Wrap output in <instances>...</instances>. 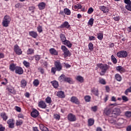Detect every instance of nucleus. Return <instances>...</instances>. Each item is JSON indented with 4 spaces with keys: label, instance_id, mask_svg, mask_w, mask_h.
I'll use <instances>...</instances> for the list:
<instances>
[{
    "label": "nucleus",
    "instance_id": "obj_1",
    "mask_svg": "<svg viewBox=\"0 0 131 131\" xmlns=\"http://www.w3.org/2000/svg\"><path fill=\"white\" fill-rule=\"evenodd\" d=\"M97 67L99 69H100L102 73H106L107 72V70H108L110 68V66L107 64H103V63H98L97 64Z\"/></svg>",
    "mask_w": 131,
    "mask_h": 131
},
{
    "label": "nucleus",
    "instance_id": "obj_2",
    "mask_svg": "<svg viewBox=\"0 0 131 131\" xmlns=\"http://www.w3.org/2000/svg\"><path fill=\"white\" fill-rule=\"evenodd\" d=\"M11 17L9 15H5L3 18L2 25L4 27H8L9 26V24L11 22Z\"/></svg>",
    "mask_w": 131,
    "mask_h": 131
},
{
    "label": "nucleus",
    "instance_id": "obj_3",
    "mask_svg": "<svg viewBox=\"0 0 131 131\" xmlns=\"http://www.w3.org/2000/svg\"><path fill=\"white\" fill-rule=\"evenodd\" d=\"M61 50H62L63 52V55L64 58H67V57H70L71 56V52L69 51L68 49L65 46H61Z\"/></svg>",
    "mask_w": 131,
    "mask_h": 131
},
{
    "label": "nucleus",
    "instance_id": "obj_4",
    "mask_svg": "<svg viewBox=\"0 0 131 131\" xmlns=\"http://www.w3.org/2000/svg\"><path fill=\"white\" fill-rule=\"evenodd\" d=\"M117 56L118 58H126L127 57V52L124 50L119 51L117 53Z\"/></svg>",
    "mask_w": 131,
    "mask_h": 131
},
{
    "label": "nucleus",
    "instance_id": "obj_5",
    "mask_svg": "<svg viewBox=\"0 0 131 131\" xmlns=\"http://www.w3.org/2000/svg\"><path fill=\"white\" fill-rule=\"evenodd\" d=\"M6 91L10 94H12V95H15L16 94V90L11 85H9L7 86Z\"/></svg>",
    "mask_w": 131,
    "mask_h": 131
},
{
    "label": "nucleus",
    "instance_id": "obj_6",
    "mask_svg": "<svg viewBox=\"0 0 131 131\" xmlns=\"http://www.w3.org/2000/svg\"><path fill=\"white\" fill-rule=\"evenodd\" d=\"M7 123L9 128H14L15 127V120L14 119H9L7 120Z\"/></svg>",
    "mask_w": 131,
    "mask_h": 131
},
{
    "label": "nucleus",
    "instance_id": "obj_7",
    "mask_svg": "<svg viewBox=\"0 0 131 131\" xmlns=\"http://www.w3.org/2000/svg\"><path fill=\"white\" fill-rule=\"evenodd\" d=\"M104 113L105 114V115H107L108 116H111V117H113V111H112V108L106 107L104 110Z\"/></svg>",
    "mask_w": 131,
    "mask_h": 131
},
{
    "label": "nucleus",
    "instance_id": "obj_8",
    "mask_svg": "<svg viewBox=\"0 0 131 131\" xmlns=\"http://www.w3.org/2000/svg\"><path fill=\"white\" fill-rule=\"evenodd\" d=\"M54 66L58 71H61L62 70V64L60 62V60H56L54 62Z\"/></svg>",
    "mask_w": 131,
    "mask_h": 131
},
{
    "label": "nucleus",
    "instance_id": "obj_9",
    "mask_svg": "<svg viewBox=\"0 0 131 131\" xmlns=\"http://www.w3.org/2000/svg\"><path fill=\"white\" fill-rule=\"evenodd\" d=\"M14 51L17 55H22V50H21V49H20V47H19V46H18V45H14Z\"/></svg>",
    "mask_w": 131,
    "mask_h": 131
},
{
    "label": "nucleus",
    "instance_id": "obj_10",
    "mask_svg": "<svg viewBox=\"0 0 131 131\" xmlns=\"http://www.w3.org/2000/svg\"><path fill=\"white\" fill-rule=\"evenodd\" d=\"M68 119L69 121H71V122H73V121H76V117L75 115L72 113H70L68 115Z\"/></svg>",
    "mask_w": 131,
    "mask_h": 131
},
{
    "label": "nucleus",
    "instance_id": "obj_11",
    "mask_svg": "<svg viewBox=\"0 0 131 131\" xmlns=\"http://www.w3.org/2000/svg\"><path fill=\"white\" fill-rule=\"evenodd\" d=\"M70 101L72 103H74V104H76V105H79L80 104L79 99L76 96H72L71 98Z\"/></svg>",
    "mask_w": 131,
    "mask_h": 131
},
{
    "label": "nucleus",
    "instance_id": "obj_12",
    "mask_svg": "<svg viewBox=\"0 0 131 131\" xmlns=\"http://www.w3.org/2000/svg\"><path fill=\"white\" fill-rule=\"evenodd\" d=\"M121 114V110L118 107L115 108L113 111V115L116 116H119Z\"/></svg>",
    "mask_w": 131,
    "mask_h": 131
},
{
    "label": "nucleus",
    "instance_id": "obj_13",
    "mask_svg": "<svg viewBox=\"0 0 131 131\" xmlns=\"http://www.w3.org/2000/svg\"><path fill=\"white\" fill-rule=\"evenodd\" d=\"M15 72L16 74L21 75V74H23L24 70H23V69L21 67L17 66Z\"/></svg>",
    "mask_w": 131,
    "mask_h": 131
},
{
    "label": "nucleus",
    "instance_id": "obj_14",
    "mask_svg": "<svg viewBox=\"0 0 131 131\" xmlns=\"http://www.w3.org/2000/svg\"><path fill=\"white\" fill-rule=\"evenodd\" d=\"M59 28H67V29H69L70 28V25L68 21H64L59 26Z\"/></svg>",
    "mask_w": 131,
    "mask_h": 131
},
{
    "label": "nucleus",
    "instance_id": "obj_15",
    "mask_svg": "<svg viewBox=\"0 0 131 131\" xmlns=\"http://www.w3.org/2000/svg\"><path fill=\"white\" fill-rule=\"evenodd\" d=\"M38 107L41 108L42 109H46L47 108V103L41 100L38 102Z\"/></svg>",
    "mask_w": 131,
    "mask_h": 131
},
{
    "label": "nucleus",
    "instance_id": "obj_16",
    "mask_svg": "<svg viewBox=\"0 0 131 131\" xmlns=\"http://www.w3.org/2000/svg\"><path fill=\"white\" fill-rule=\"evenodd\" d=\"M39 114V112L36 109H33L31 113V116H32V117H34V118L37 117Z\"/></svg>",
    "mask_w": 131,
    "mask_h": 131
},
{
    "label": "nucleus",
    "instance_id": "obj_17",
    "mask_svg": "<svg viewBox=\"0 0 131 131\" xmlns=\"http://www.w3.org/2000/svg\"><path fill=\"white\" fill-rule=\"evenodd\" d=\"M99 9L100 11H102L103 13H104V14H107L109 12V9L108 7H105V6H100Z\"/></svg>",
    "mask_w": 131,
    "mask_h": 131
},
{
    "label": "nucleus",
    "instance_id": "obj_18",
    "mask_svg": "<svg viewBox=\"0 0 131 131\" xmlns=\"http://www.w3.org/2000/svg\"><path fill=\"white\" fill-rule=\"evenodd\" d=\"M91 93L96 97H99V95H100L99 93V90L95 88L91 89Z\"/></svg>",
    "mask_w": 131,
    "mask_h": 131
},
{
    "label": "nucleus",
    "instance_id": "obj_19",
    "mask_svg": "<svg viewBox=\"0 0 131 131\" xmlns=\"http://www.w3.org/2000/svg\"><path fill=\"white\" fill-rule=\"evenodd\" d=\"M29 34L30 36H31L33 37V38H36L38 36L37 32L34 31H31L29 32Z\"/></svg>",
    "mask_w": 131,
    "mask_h": 131
},
{
    "label": "nucleus",
    "instance_id": "obj_20",
    "mask_svg": "<svg viewBox=\"0 0 131 131\" xmlns=\"http://www.w3.org/2000/svg\"><path fill=\"white\" fill-rule=\"evenodd\" d=\"M16 68H17V66H16V64L14 63H11L9 65V70L12 72H14V71H15Z\"/></svg>",
    "mask_w": 131,
    "mask_h": 131
},
{
    "label": "nucleus",
    "instance_id": "obj_21",
    "mask_svg": "<svg viewBox=\"0 0 131 131\" xmlns=\"http://www.w3.org/2000/svg\"><path fill=\"white\" fill-rule=\"evenodd\" d=\"M46 6H47V4L45 2H41L38 5V7L40 10H45L46 9Z\"/></svg>",
    "mask_w": 131,
    "mask_h": 131
},
{
    "label": "nucleus",
    "instance_id": "obj_22",
    "mask_svg": "<svg viewBox=\"0 0 131 131\" xmlns=\"http://www.w3.org/2000/svg\"><path fill=\"white\" fill-rule=\"evenodd\" d=\"M116 71H119V72H120V73H123V72H125V69L123 68L121 66H119L116 68Z\"/></svg>",
    "mask_w": 131,
    "mask_h": 131
},
{
    "label": "nucleus",
    "instance_id": "obj_23",
    "mask_svg": "<svg viewBox=\"0 0 131 131\" xmlns=\"http://www.w3.org/2000/svg\"><path fill=\"white\" fill-rule=\"evenodd\" d=\"M56 96L59 98H65V93H64V92L60 91L57 92Z\"/></svg>",
    "mask_w": 131,
    "mask_h": 131
},
{
    "label": "nucleus",
    "instance_id": "obj_24",
    "mask_svg": "<svg viewBox=\"0 0 131 131\" xmlns=\"http://www.w3.org/2000/svg\"><path fill=\"white\" fill-rule=\"evenodd\" d=\"M26 85H27V81L25 79H23L20 81V86L23 89H25Z\"/></svg>",
    "mask_w": 131,
    "mask_h": 131
},
{
    "label": "nucleus",
    "instance_id": "obj_25",
    "mask_svg": "<svg viewBox=\"0 0 131 131\" xmlns=\"http://www.w3.org/2000/svg\"><path fill=\"white\" fill-rule=\"evenodd\" d=\"M49 52L51 55H54V56H58V52L54 48H51L49 50Z\"/></svg>",
    "mask_w": 131,
    "mask_h": 131
},
{
    "label": "nucleus",
    "instance_id": "obj_26",
    "mask_svg": "<svg viewBox=\"0 0 131 131\" xmlns=\"http://www.w3.org/2000/svg\"><path fill=\"white\" fill-rule=\"evenodd\" d=\"M98 82L99 83H100V84H102L103 85H105V84H106L107 83V82H106V80L101 77L99 78Z\"/></svg>",
    "mask_w": 131,
    "mask_h": 131
},
{
    "label": "nucleus",
    "instance_id": "obj_27",
    "mask_svg": "<svg viewBox=\"0 0 131 131\" xmlns=\"http://www.w3.org/2000/svg\"><path fill=\"white\" fill-rule=\"evenodd\" d=\"M88 126H93V124H95V119L94 118H89L88 119Z\"/></svg>",
    "mask_w": 131,
    "mask_h": 131
},
{
    "label": "nucleus",
    "instance_id": "obj_28",
    "mask_svg": "<svg viewBox=\"0 0 131 131\" xmlns=\"http://www.w3.org/2000/svg\"><path fill=\"white\" fill-rule=\"evenodd\" d=\"M115 79L117 81H121L122 80V77L119 74H116L115 75Z\"/></svg>",
    "mask_w": 131,
    "mask_h": 131
},
{
    "label": "nucleus",
    "instance_id": "obj_29",
    "mask_svg": "<svg viewBox=\"0 0 131 131\" xmlns=\"http://www.w3.org/2000/svg\"><path fill=\"white\" fill-rule=\"evenodd\" d=\"M63 12L64 13V15H67V16H70L71 15V11H70L68 8H64L63 9Z\"/></svg>",
    "mask_w": 131,
    "mask_h": 131
},
{
    "label": "nucleus",
    "instance_id": "obj_30",
    "mask_svg": "<svg viewBox=\"0 0 131 131\" xmlns=\"http://www.w3.org/2000/svg\"><path fill=\"white\" fill-rule=\"evenodd\" d=\"M66 78V76L64 74H61L59 77H58V80L60 82H63V81H65V79Z\"/></svg>",
    "mask_w": 131,
    "mask_h": 131
},
{
    "label": "nucleus",
    "instance_id": "obj_31",
    "mask_svg": "<svg viewBox=\"0 0 131 131\" xmlns=\"http://www.w3.org/2000/svg\"><path fill=\"white\" fill-rule=\"evenodd\" d=\"M1 117L4 121H7V119H8V116L6 113H2L1 114Z\"/></svg>",
    "mask_w": 131,
    "mask_h": 131
},
{
    "label": "nucleus",
    "instance_id": "obj_32",
    "mask_svg": "<svg viewBox=\"0 0 131 131\" xmlns=\"http://www.w3.org/2000/svg\"><path fill=\"white\" fill-rule=\"evenodd\" d=\"M39 127H40V129H41V130H42V131H49V129L48 128V127L45 126L42 124H39Z\"/></svg>",
    "mask_w": 131,
    "mask_h": 131
},
{
    "label": "nucleus",
    "instance_id": "obj_33",
    "mask_svg": "<svg viewBox=\"0 0 131 131\" xmlns=\"http://www.w3.org/2000/svg\"><path fill=\"white\" fill-rule=\"evenodd\" d=\"M76 80L79 81V82L82 83L83 81H84V79H83V77L81 76H78L76 78Z\"/></svg>",
    "mask_w": 131,
    "mask_h": 131
},
{
    "label": "nucleus",
    "instance_id": "obj_34",
    "mask_svg": "<svg viewBox=\"0 0 131 131\" xmlns=\"http://www.w3.org/2000/svg\"><path fill=\"white\" fill-rule=\"evenodd\" d=\"M59 36H60V40L63 43L67 40L66 36H65V35H64L62 33L59 35Z\"/></svg>",
    "mask_w": 131,
    "mask_h": 131
},
{
    "label": "nucleus",
    "instance_id": "obj_35",
    "mask_svg": "<svg viewBox=\"0 0 131 131\" xmlns=\"http://www.w3.org/2000/svg\"><path fill=\"white\" fill-rule=\"evenodd\" d=\"M40 57H41V56L39 55H35L33 57H31V59L32 60H33V59H35V61H37V62H38V61L40 60V58H41Z\"/></svg>",
    "mask_w": 131,
    "mask_h": 131
},
{
    "label": "nucleus",
    "instance_id": "obj_36",
    "mask_svg": "<svg viewBox=\"0 0 131 131\" xmlns=\"http://www.w3.org/2000/svg\"><path fill=\"white\" fill-rule=\"evenodd\" d=\"M64 46H67L68 48H71L72 47V43L70 42V41L67 40L64 42L63 43Z\"/></svg>",
    "mask_w": 131,
    "mask_h": 131
},
{
    "label": "nucleus",
    "instance_id": "obj_37",
    "mask_svg": "<svg viewBox=\"0 0 131 131\" xmlns=\"http://www.w3.org/2000/svg\"><path fill=\"white\" fill-rule=\"evenodd\" d=\"M64 81L66 82H68V83H73V79L70 77H66L65 78Z\"/></svg>",
    "mask_w": 131,
    "mask_h": 131
},
{
    "label": "nucleus",
    "instance_id": "obj_38",
    "mask_svg": "<svg viewBox=\"0 0 131 131\" xmlns=\"http://www.w3.org/2000/svg\"><path fill=\"white\" fill-rule=\"evenodd\" d=\"M27 55H32L34 54V50L32 48H29L27 51Z\"/></svg>",
    "mask_w": 131,
    "mask_h": 131
},
{
    "label": "nucleus",
    "instance_id": "obj_39",
    "mask_svg": "<svg viewBox=\"0 0 131 131\" xmlns=\"http://www.w3.org/2000/svg\"><path fill=\"white\" fill-rule=\"evenodd\" d=\"M52 85L54 88V89H58L59 86V83H58L56 81H54L52 82Z\"/></svg>",
    "mask_w": 131,
    "mask_h": 131
},
{
    "label": "nucleus",
    "instance_id": "obj_40",
    "mask_svg": "<svg viewBox=\"0 0 131 131\" xmlns=\"http://www.w3.org/2000/svg\"><path fill=\"white\" fill-rule=\"evenodd\" d=\"M45 102L47 103V104H49L50 105V104L52 103V98H51V97L50 96L47 97L46 99H45Z\"/></svg>",
    "mask_w": 131,
    "mask_h": 131
},
{
    "label": "nucleus",
    "instance_id": "obj_41",
    "mask_svg": "<svg viewBox=\"0 0 131 131\" xmlns=\"http://www.w3.org/2000/svg\"><path fill=\"white\" fill-rule=\"evenodd\" d=\"M23 63L24 66L27 68H29V67H30V63H29V62L24 60Z\"/></svg>",
    "mask_w": 131,
    "mask_h": 131
},
{
    "label": "nucleus",
    "instance_id": "obj_42",
    "mask_svg": "<svg viewBox=\"0 0 131 131\" xmlns=\"http://www.w3.org/2000/svg\"><path fill=\"white\" fill-rule=\"evenodd\" d=\"M111 60L113 63H114V64H116L117 63V59H116V58H115V57L113 55L111 56Z\"/></svg>",
    "mask_w": 131,
    "mask_h": 131
},
{
    "label": "nucleus",
    "instance_id": "obj_43",
    "mask_svg": "<svg viewBox=\"0 0 131 131\" xmlns=\"http://www.w3.org/2000/svg\"><path fill=\"white\" fill-rule=\"evenodd\" d=\"M81 8H82V6L79 4L74 6V9L75 10H80V9H81Z\"/></svg>",
    "mask_w": 131,
    "mask_h": 131
},
{
    "label": "nucleus",
    "instance_id": "obj_44",
    "mask_svg": "<svg viewBox=\"0 0 131 131\" xmlns=\"http://www.w3.org/2000/svg\"><path fill=\"white\" fill-rule=\"evenodd\" d=\"M103 33H97V38L99 39V40H102L103 39Z\"/></svg>",
    "mask_w": 131,
    "mask_h": 131
},
{
    "label": "nucleus",
    "instance_id": "obj_45",
    "mask_svg": "<svg viewBox=\"0 0 131 131\" xmlns=\"http://www.w3.org/2000/svg\"><path fill=\"white\" fill-rule=\"evenodd\" d=\"M85 102H91V99H92V98L91 97V96H89V95H86L84 98Z\"/></svg>",
    "mask_w": 131,
    "mask_h": 131
},
{
    "label": "nucleus",
    "instance_id": "obj_46",
    "mask_svg": "<svg viewBox=\"0 0 131 131\" xmlns=\"http://www.w3.org/2000/svg\"><path fill=\"white\" fill-rule=\"evenodd\" d=\"M88 47L90 51H94V44H93V43H89Z\"/></svg>",
    "mask_w": 131,
    "mask_h": 131
},
{
    "label": "nucleus",
    "instance_id": "obj_47",
    "mask_svg": "<svg viewBox=\"0 0 131 131\" xmlns=\"http://www.w3.org/2000/svg\"><path fill=\"white\" fill-rule=\"evenodd\" d=\"M94 18H90L88 21V25L93 26V25L94 24Z\"/></svg>",
    "mask_w": 131,
    "mask_h": 131
},
{
    "label": "nucleus",
    "instance_id": "obj_48",
    "mask_svg": "<svg viewBox=\"0 0 131 131\" xmlns=\"http://www.w3.org/2000/svg\"><path fill=\"white\" fill-rule=\"evenodd\" d=\"M33 84L34 86H38V85L39 84V81H38L37 79H35L33 81Z\"/></svg>",
    "mask_w": 131,
    "mask_h": 131
},
{
    "label": "nucleus",
    "instance_id": "obj_49",
    "mask_svg": "<svg viewBox=\"0 0 131 131\" xmlns=\"http://www.w3.org/2000/svg\"><path fill=\"white\" fill-rule=\"evenodd\" d=\"M37 30L38 32L41 33V32H42V27H41L40 25H39L37 28Z\"/></svg>",
    "mask_w": 131,
    "mask_h": 131
},
{
    "label": "nucleus",
    "instance_id": "obj_50",
    "mask_svg": "<svg viewBox=\"0 0 131 131\" xmlns=\"http://www.w3.org/2000/svg\"><path fill=\"white\" fill-rule=\"evenodd\" d=\"M23 124V121H22V120L16 121V126H20V125H22Z\"/></svg>",
    "mask_w": 131,
    "mask_h": 131
},
{
    "label": "nucleus",
    "instance_id": "obj_51",
    "mask_svg": "<svg viewBox=\"0 0 131 131\" xmlns=\"http://www.w3.org/2000/svg\"><path fill=\"white\" fill-rule=\"evenodd\" d=\"M92 111H93V112H97L98 111V106L97 105L92 106L91 107Z\"/></svg>",
    "mask_w": 131,
    "mask_h": 131
},
{
    "label": "nucleus",
    "instance_id": "obj_52",
    "mask_svg": "<svg viewBox=\"0 0 131 131\" xmlns=\"http://www.w3.org/2000/svg\"><path fill=\"white\" fill-rule=\"evenodd\" d=\"M56 71H58L57 70V68L55 67H52L51 68V73H53V74H56Z\"/></svg>",
    "mask_w": 131,
    "mask_h": 131
},
{
    "label": "nucleus",
    "instance_id": "obj_53",
    "mask_svg": "<svg viewBox=\"0 0 131 131\" xmlns=\"http://www.w3.org/2000/svg\"><path fill=\"white\" fill-rule=\"evenodd\" d=\"M128 93H131V86L129 88L127 89L125 91V94L127 96L128 95Z\"/></svg>",
    "mask_w": 131,
    "mask_h": 131
},
{
    "label": "nucleus",
    "instance_id": "obj_54",
    "mask_svg": "<svg viewBox=\"0 0 131 131\" xmlns=\"http://www.w3.org/2000/svg\"><path fill=\"white\" fill-rule=\"evenodd\" d=\"M125 115L126 117H131V112L127 111L125 113Z\"/></svg>",
    "mask_w": 131,
    "mask_h": 131
},
{
    "label": "nucleus",
    "instance_id": "obj_55",
    "mask_svg": "<svg viewBox=\"0 0 131 131\" xmlns=\"http://www.w3.org/2000/svg\"><path fill=\"white\" fill-rule=\"evenodd\" d=\"M93 12H94V9L92 7H90L88 9V14H91Z\"/></svg>",
    "mask_w": 131,
    "mask_h": 131
},
{
    "label": "nucleus",
    "instance_id": "obj_56",
    "mask_svg": "<svg viewBox=\"0 0 131 131\" xmlns=\"http://www.w3.org/2000/svg\"><path fill=\"white\" fill-rule=\"evenodd\" d=\"M124 3L126 4V6H129L131 5L130 0H124Z\"/></svg>",
    "mask_w": 131,
    "mask_h": 131
},
{
    "label": "nucleus",
    "instance_id": "obj_57",
    "mask_svg": "<svg viewBox=\"0 0 131 131\" xmlns=\"http://www.w3.org/2000/svg\"><path fill=\"white\" fill-rule=\"evenodd\" d=\"M108 122L110 123L114 124H115L116 121H115V120L113 119V118H111V119H109Z\"/></svg>",
    "mask_w": 131,
    "mask_h": 131
},
{
    "label": "nucleus",
    "instance_id": "obj_58",
    "mask_svg": "<svg viewBox=\"0 0 131 131\" xmlns=\"http://www.w3.org/2000/svg\"><path fill=\"white\" fill-rule=\"evenodd\" d=\"M38 70L39 71V72H40L41 74H43V73H45V70H43V69L42 68H38Z\"/></svg>",
    "mask_w": 131,
    "mask_h": 131
},
{
    "label": "nucleus",
    "instance_id": "obj_59",
    "mask_svg": "<svg viewBox=\"0 0 131 131\" xmlns=\"http://www.w3.org/2000/svg\"><path fill=\"white\" fill-rule=\"evenodd\" d=\"M122 99L123 101H124V102H127L128 101V99L127 98V97L125 96H122Z\"/></svg>",
    "mask_w": 131,
    "mask_h": 131
},
{
    "label": "nucleus",
    "instance_id": "obj_60",
    "mask_svg": "<svg viewBox=\"0 0 131 131\" xmlns=\"http://www.w3.org/2000/svg\"><path fill=\"white\" fill-rule=\"evenodd\" d=\"M113 19L115 21H118L120 20V17L119 16H115Z\"/></svg>",
    "mask_w": 131,
    "mask_h": 131
},
{
    "label": "nucleus",
    "instance_id": "obj_61",
    "mask_svg": "<svg viewBox=\"0 0 131 131\" xmlns=\"http://www.w3.org/2000/svg\"><path fill=\"white\" fill-rule=\"evenodd\" d=\"M54 118L55 119H56L57 120H60V115L58 114L54 115Z\"/></svg>",
    "mask_w": 131,
    "mask_h": 131
},
{
    "label": "nucleus",
    "instance_id": "obj_62",
    "mask_svg": "<svg viewBox=\"0 0 131 131\" xmlns=\"http://www.w3.org/2000/svg\"><path fill=\"white\" fill-rule=\"evenodd\" d=\"M35 9V7L34 6H31L29 7V11H31L32 12H34V10Z\"/></svg>",
    "mask_w": 131,
    "mask_h": 131
},
{
    "label": "nucleus",
    "instance_id": "obj_63",
    "mask_svg": "<svg viewBox=\"0 0 131 131\" xmlns=\"http://www.w3.org/2000/svg\"><path fill=\"white\" fill-rule=\"evenodd\" d=\"M125 8H126V10H127L128 11H130V12H131V5H126Z\"/></svg>",
    "mask_w": 131,
    "mask_h": 131
},
{
    "label": "nucleus",
    "instance_id": "obj_64",
    "mask_svg": "<svg viewBox=\"0 0 131 131\" xmlns=\"http://www.w3.org/2000/svg\"><path fill=\"white\" fill-rule=\"evenodd\" d=\"M89 40H96V37L94 36H90Z\"/></svg>",
    "mask_w": 131,
    "mask_h": 131
}]
</instances>
